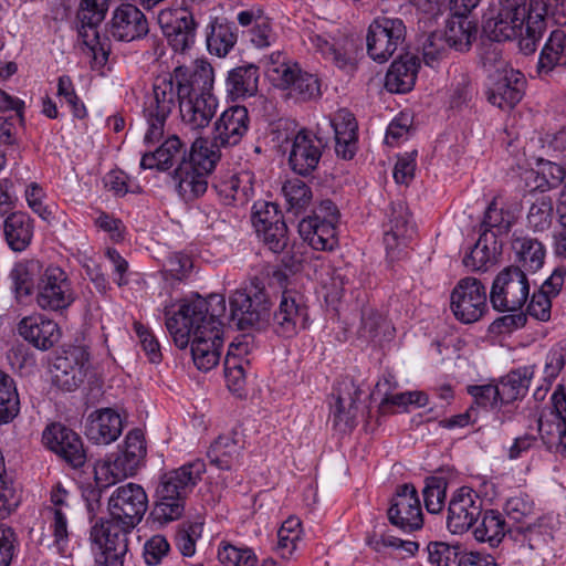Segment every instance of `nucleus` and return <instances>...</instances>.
<instances>
[{"label": "nucleus", "mask_w": 566, "mask_h": 566, "mask_svg": "<svg viewBox=\"0 0 566 566\" xmlns=\"http://www.w3.org/2000/svg\"><path fill=\"white\" fill-rule=\"evenodd\" d=\"M227 311L221 294L208 297L196 295L182 302L178 310L166 315V327L175 345L186 349L189 344L195 366L209 371L219 364L223 347V323Z\"/></svg>", "instance_id": "1"}, {"label": "nucleus", "mask_w": 566, "mask_h": 566, "mask_svg": "<svg viewBox=\"0 0 566 566\" xmlns=\"http://www.w3.org/2000/svg\"><path fill=\"white\" fill-rule=\"evenodd\" d=\"M177 96L182 123L191 130L207 127L218 108L212 93L214 71L205 60L175 67Z\"/></svg>", "instance_id": "2"}, {"label": "nucleus", "mask_w": 566, "mask_h": 566, "mask_svg": "<svg viewBox=\"0 0 566 566\" xmlns=\"http://www.w3.org/2000/svg\"><path fill=\"white\" fill-rule=\"evenodd\" d=\"M205 472V461L196 459L164 473L156 489L155 518L164 522L178 520L185 511L187 496L201 481Z\"/></svg>", "instance_id": "3"}, {"label": "nucleus", "mask_w": 566, "mask_h": 566, "mask_svg": "<svg viewBox=\"0 0 566 566\" xmlns=\"http://www.w3.org/2000/svg\"><path fill=\"white\" fill-rule=\"evenodd\" d=\"M178 103L175 70L156 77L151 93L147 94L143 104V116L148 128L144 142L147 145L158 143L164 136L166 122Z\"/></svg>", "instance_id": "4"}, {"label": "nucleus", "mask_w": 566, "mask_h": 566, "mask_svg": "<svg viewBox=\"0 0 566 566\" xmlns=\"http://www.w3.org/2000/svg\"><path fill=\"white\" fill-rule=\"evenodd\" d=\"M230 319L240 331H263L271 323V301L263 286L235 290L229 297Z\"/></svg>", "instance_id": "5"}, {"label": "nucleus", "mask_w": 566, "mask_h": 566, "mask_svg": "<svg viewBox=\"0 0 566 566\" xmlns=\"http://www.w3.org/2000/svg\"><path fill=\"white\" fill-rule=\"evenodd\" d=\"M111 0H80L75 15L78 36L87 48L96 67H103L111 53L109 39L101 36L97 28L105 19Z\"/></svg>", "instance_id": "6"}, {"label": "nucleus", "mask_w": 566, "mask_h": 566, "mask_svg": "<svg viewBox=\"0 0 566 566\" xmlns=\"http://www.w3.org/2000/svg\"><path fill=\"white\" fill-rule=\"evenodd\" d=\"M527 14L526 0H496L484 14L483 34L494 42L514 40L522 35Z\"/></svg>", "instance_id": "7"}, {"label": "nucleus", "mask_w": 566, "mask_h": 566, "mask_svg": "<svg viewBox=\"0 0 566 566\" xmlns=\"http://www.w3.org/2000/svg\"><path fill=\"white\" fill-rule=\"evenodd\" d=\"M132 531L109 518L95 523L91 530V539L96 565L124 566Z\"/></svg>", "instance_id": "8"}, {"label": "nucleus", "mask_w": 566, "mask_h": 566, "mask_svg": "<svg viewBox=\"0 0 566 566\" xmlns=\"http://www.w3.org/2000/svg\"><path fill=\"white\" fill-rule=\"evenodd\" d=\"M530 295V282L520 266L509 265L494 279L490 301L500 312L521 311Z\"/></svg>", "instance_id": "9"}, {"label": "nucleus", "mask_w": 566, "mask_h": 566, "mask_svg": "<svg viewBox=\"0 0 566 566\" xmlns=\"http://www.w3.org/2000/svg\"><path fill=\"white\" fill-rule=\"evenodd\" d=\"M406 25L399 18L377 17L368 27L367 53L378 63L387 62L403 45Z\"/></svg>", "instance_id": "10"}, {"label": "nucleus", "mask_w": 566, "mask_h": 566, "mask_svg": "<svg viewBox=\"0 0 566 566\" xmlns=\"http://www.w3.org/2000/svg\"><path fill=\"white\" fill-rule=\"evenodd\" d=\"M272 327L275 334L292 338L310 326V313L306 297L294 289L281 293L277 308L271 312Z\"/></svg>", "instance_id": "11"}, {"label": "nucleus", "mask_w": 566, "mask_h": 566, "mask_svg": "<svg viewBox=\"0 0 566 566\" xmlns=\"http://www.w3.org/2000/svg\"><path fill=\"white\" fill-rule=\"evenodd\" d=\"M109 520L134 530L148 509V496L137 483L118 486L108 499Z\"/></svg>", "instance_id": "12"}, {"label": "nucleus", "mask_w": 566, "mask_h": 566, "mask_svg": "<svg viewBox=\"0 0 566 566\" xmlns=\"http://www.w3.org/2000/svg\"><path fill=\"white\" fill-rule=\"evenodd\" d=\"M147 453L144 433L140 429L130 430L117 452L111 453L102 464L101 474H109L118 480L133 476L144 463Z\"/></svg>", "instance_id": "13"}, {"label": "nucleus", "mask_w": 566, "mask_h": 566, "mask_svg": "<svg viewBox=\"0 0 566 566\" xmlns=\"http://www.w3.org/2000/svg\"><path fill=\"white\" fill-rule=\"evenodd\" d=\"M75 301L67 273L57 265L46 266L36 285V303L45 311L61 312Z\"/></svg>", "instance_id": "14"}, {"label": "nucleus", "mask_w": 566, "mask_h": 566, "mask_svg": "<svg viewBox=\"0 0 566 566\" xmlns=\"http://www.w3.org/2000/svg\"><path fill=\"white\" fill-rule=\"evenodd\" d=\"M450 307L455 318L464 324L479 321L488 312L486 291L475 277H463L453 287Z\"/></svg>", "instance_id": "15"}, {"label": "nucleus", "mask_w": 566, "mask_h": 566, "mask_svg": "<svg viewBox=\"0 0 566 566\" xmlns=\"http://www.w3.org/2000/svg\"><path fill=\"white\" fill-rule=\"evenodd\" d=\"M43 444L73 469H81L87 460L84 442L78 433L61 422L45 427Z\"/></svg>", "instance_id": "16"}, {"label": "nucleus", "mask_w": 566, "mask_h": 566, "mask_svg": "<svg viewBox=\"0 0 566 566\" xmlns=\"http://www.w3.org/2000/svg\"><path fill=\"white\" fill-rule=\"evenodd\" d=\"M387 516L391 525L403 532L418 531L423 525V515L418 491L412 483L398 485L390 500Z\"/></svg>", "instance_id": "17"}, {"label": "nucleus", "mask_w": 566, "mask_h": 566, "mask_svg": "<svg viewBox=\"0 0 566 566\" xmlns=\"http://www.w3.org/2000/svg\"><path fill=\"white\" fill-rule=\"evenodd\" d=\"M363 391L355 381L345 377L333 388L331 417L333 427L342 433L350 432L357 426L359 415L358 400Z\"/></svg>", "instance_id": "18"}, {"label": "nucleus", "mask_w": 566, "mask_h": 566, "mask_svg": "<svg viewBox=\"0 0 566 566\" xmlns=\"http://www.w3.org/2000/svg\"><path fill=\"white\" fill-rule=\"evenodd\" d=\"M158 23L175 52L184 53L195 44L197 23L187 8L160 10Z\"/></svg>", "instance_id": "19"}, {"label": "nucleus", "mask_w": 566, "mask_h": 566, "mask_svg": "<svg viewBox=\"0 0 566 566\" xmlns=\"http://www.w3.org/2000/svg\"><path fill=\"white\" fill-rule=\"evenodd\" d=\"M326 143L314 132L302 128L291 140L289 166L298 176L308 177L318 168Z\"/></svg>", "instance_id": "20"}, {"label": "nucleus", "mask_w": 566, "mask_h": 566, "mask_svg": "<svg viewBox=\"0 0 566 566\" xmlns=\"http://www.w3.org/2000/svg\"><path fill=\"white\" fill-rule=\"evenodd\" d=\"M273 81L286 96L295 102H310L321 97V81L315 74L305 72L297 64H282L273 70Z\"/></svg>", "instance_id": "21"}, {"label": "nucleus", "mask_w": 566, "mask_h": 566, "mask_svg": "<svg viewBox=\"0 0 566 566\" xmlns=\"http://www.w3.org/2000/svg\"><path fill=\"white\" fill-rule=\"evenodd\" d=\"M483 500L469 486L458 489L448 506L447 527L453 534L469 531L482 514Z\"/></svg>", "instance_id": "22"}, {"label": "nucleus", "mask_w": 566, "mask_h": 566, "mask_svg": "<svg viewBox=\"0 0 566 566\" xmlns=\"http://www.w3.org/2000/svg\"><path fill=\"white\" fill-rule=\"evenodd\" d=\"M109 32L117 41L140 40L149 32L148 21L136 4L122 3L113 11Z\"/></svg>", "instance_id": "23"}, {"label": "nucleus", "mask_w": 566, "mask_h": 566, "mask_svg": "<svg viewBox=\"0 0 566 566\" xmlns=\"http://www.w3.org/2000/svg\"><path fill=\"white\" fill-rule=\"evenodd\" d=\"M526 78L517 70H506L499 74L486 91L488 101L503 109H512L523 98L525 94Z\"/></svg>", "instance_id": "24"}, {"label": "nucleus", "mask_w": 566, "mask_h": 566, "mask_svg": "<svg viewBox=\"0 0 566 566\" xmlns=\"http://www.w3.org/2000/svg\"><path fill=\"white\" fill-rule=\"evenodd\" d=\"M54 381L66 391H73L85 380L90 368V353L84 347H74L55 363Z\"/></svg>", "instance_id": "25"}, {"label": "nucleus", "mask_w": 566, "mask_h": 566, "mask_svg": "<svg viewBox=\"0 0 566 566\" xmlns=\"http://www.w3.org/2000/svg\"><path fill=\"white\" fill-rule=\"evenodd\" d=\"M247 107L235 105L227 108L214 123L213 145L229 148L238 145L249 129Z\"/></svg>", "instance_id": "26"}, {"label": "nucleus", "mask_w": 566, "mask_h": 566, "mask_svg": "<svg viewBox=\"0 0 566 566\" xmlns=\"http://www.w3.org/2000/svg\"><path fill=\"white\" fill-rule=\"evenodd\" d=\"M311 41L316 51L339 70L347 73L356 70L357 44L353 39L348 36L326 38L315 34Z\"/></svg>", "instance_id": "27"}, {"label": "nucleus", "mask_w": 566, "mask_h": 566, "mask_svg": "<svg viewBox=\"0 0 566 566\" xmlns=\"http://www.w3.org/2000/svg\"><path fill=\"white\" fill-rule=\"evenodd\" d=\"M123 428V419L116 410L102 408L87 417L85 434L95 444H109L119 438Z\"/></svg>", "instance_id": "28"}, {"label": "nucleus", "mask_w": 566, "mask_h": 566, "mask_svg": "<svg viewBox=\"0 0 566 566\" xmlns=\"http://www.w3.org/2000/svg\"><path fill=\"white\" fill-rule=\"evenodd\" d=\"M18 331L24 340L40 350L52 348L61 337L59 325L41 314L22 318Z\"/></svg>", "instance_id": "29"}, {"label": "nucleus", "mask_w": 566, "mask_h": 566, "mask_svg": "<svg viewBox=\"0 0 566 566\" xmlns=\"http://www.w3.org/2000/svg\"><path fill=\"white\" fill-rule=\"evenodd\" d=\"M389 229L385 231L384 243L390 259L396 258L395 249L407 245L415 233V224L411 221L408 207L399 201L392 202L388 212Z\"/></svg>", "instance_id": "30"}, {"label": "nucleus", "mask_w": 566, "mask_h": 566, "mask_svg": "<svg viewBox=\"0 0 566 566\" xmlns=\"http://www.w3.org/2000/svg\"><path fill=\"white\" fill-rule=\"evenodd\" d=\"M420 59L413 53H405L396 59L385 77V87L391 93H407L416 84Z\"/></svg>", "instance_id": "31"}, {"label": "nucleus", "mask_w": 566, "mask_h": 566, "mask_svg": "<svg viewBox=\"0 0 566 566\" xmlns=\"http://www.w3.org/2000/svg\"><path fill=\"white\" fill-rule=\"evenodd\" d=\"M511 249L514 254V266L535 273L544 265L546 250L536 238L515 231L511 239Z\"/></svg>", "instance_id": "32"}, {"label": "nucleus", "mask_w": 566, "mask_h": 566, "mask_svg": "<svg viewBox=\"0 0 566 566\" xmlns=\"http://www.w3.org/2000/svg\"><path fill=\"white\" fill-rule=\"evenodd\" d=\"M244 441L235 431L220 434L210 446L207 457L219 470L230 471L240 465Z\"/></svg>", "instance_id": "33"}, {"label": "nucleus", "mask_w": 566, "mask_h": 566, "mask_svg": "<svg viewBox=\"0 0 566 566\" xmlns=\"http://www.w3.org/2000/svg\"><path fill=\"white\" fill-rule=\"evenodd\" d=\"M517 213V205L507 202L502 196H495L484 212L480 232L488 231L497 239L499 235L506 234L511 230Z\"/></svg>", "instance_id": "34"}, {"label": "nucleus", "mask_w": 566, "mask_h": 566, "mask_svg": "<svg viewBox=\"0 0 566 566\" xmlns=\"http://www.w3.org/2000/svg\"><path fill=\"white\" fill-rule=\"evenodd\" d=\"M298 232L304 241L318 251H332L338 244L337 223L318 217L304 218L298 223Z\"/></svg>", "instance_id": "35"}, {"label": "nucleus", "mask_w": 566, "mask_h": 566, "mask_svg": "<svg viewBox=\"0 0 566 566\" xmlns=\"http://www.w3.org/2000/svg\"><path fill=\"white\" fill-rule=\"evenodd\" d=\"M186 157V146L176 135L168 137L155 151L143 155L142 169L166 171L175 164L179 165Z\"/></svg>", "instance_id": "36"}, {"label": "nucleus", "mask_w": 566, "mask_h": 566, "mask_svg": "<svg viewBox=\"0 0 566 566\" xmlns=\"http://www.w3.org/2000/svg\"><path fill=\"white\" fill-rule=\"evenodd\" d=\"M260 69L255 64H243L228 72L226 90L232 101L244 99L258 93Z\"/></svg>", "instance_id": "37"}, {"label": "nucleus", "mask_w": 566, "mask_h": 566, "mask_svg": "<svg viewBox=\"0 0 566 566\" xmlns=\"http://www.w3.org/2000/svg\"><path fill=\"white\" fill-rule=\"evenodd\" d=\"M2 229L4 240L12 251L22 252L31 244L34 224L28 213L21 211L9 213L2 223Z\"/></svg>", "instance_id": "38"}, {"label": "nucleus", "mask_w": 566, "mask_h": 566, "mask_svg": "<svg viewBox=\"0 0 566 566\" xmlns=\"http://www.w3.org/2000/svg\"><path fill=\"white\" fill-rule=\"evenodd\" d=\"M206 31L207 49L219 57L226 56L237 43V27L226 19H212Z\"/></svg>", "instance_id": "39"}, {"label": "nucleus", "mask_w": 566, "mask_h": 566, "mask_svg": "<svg viewBox=\"0 0 566 566\" xmlns=\"http://www.w3.org/2000/svg\"><path fill=\"white\" fill-rule=\"evenodd\" d=\"M175 188L179 197L190 202L205 195L208 189L207 176L180 163L172 174Z\"/></svg>", "instance_id": "40"}, {"label": "nucleus", "mask_w": 566, "mask_h": 566, "mask_svg": "<svg viewBox=\"0 0 566 566\" xmlns=\"http://www.w3.org/2000/svg\"><path fill=\"white\" fill-rule=\"evenodd\" d=\"M501 248L502 244L493 233L480 232L476 243L463 258V264L471 271H486L488 265L495 262Z\"/></svg>", "instance_id": "41"}, {"label": "nucleus", "mask_w": 566, "mask_h": 566, "mask_svg": "<svg viewBox=\"0 0 566 566\" xmlns=\"http://www.w3.org/2000/svg\"><path fill=\"white\" fill-rule=\"evenodd\" d=\"M534 369V366H523L501 377L499 384H496L497 389H500L501 405L511 403L526 395L535 373Z\"/></svg>", "instance_id": "42"}, {"label": "nucleus", "mask_w": 566, "mask_h": 566, "mask_svg": "<svg viewBox=\"0 0 566 566\" xmlns=\"http://www.w3.org/2000/svg\"><path fill=\"white\" fill-rule=\"evenodd\" d=\"M452 478L453 471L449 468H441L426 478L422 495L424 507L429 513L438 514L442 511L447 490Z\"/></svg>", "instance_id": "43"}, {"label": "nucleus", "mask_w": 566, "mask_h": 566, "mask_svg": "<svg viewBox=\"0 0 566 566\" xmlns=\"http://www.w3.org/2000/svg\"><path fill=\"white\" fill-rule=\"evenodd\" d=\"M481 515V523L473 531L474 538L478 542L488 543L491 547H497L507 533H514V527L509 526L504 516L499 511L486 510Z\"/></svg>", "instance_id": "44"}, {"label": "nucleus", "mask_w": 566, "mask_h": 566, "mask_svg": "<svg viewBox=\"0 0 566 566\" xmlns=\"http://www.w3.org/2000/svg\"><path fill=\"white\" fill-rule=\"evenodd\" d=\"M42 272V265L38 260L15 263L9 274L15 297L22 298L33 294Z\"/></svg>", "instance_id": "45"}, {"label": "nucleus", "mask_w": 566, "mask_h": 566, "mask_svg": "<svg viewBox=\"0 0 566 566\" xmlns=\"http://www.w3.org/2000/svg\"><path fill=\"white\" fill-rule=\"evenodd\" d=\"M556 67H566V34L559 29L551 32L537 63L539 74H549Z\"/></svg>", "instance_id": "46"}, {"label": "nucleus", "mask_w": 566, "mask_h": 566, "mask_svg": "<svg viewBox=\"0 0 566 566\" xmlns=\"http://www.w3.org/2000/svg\"><path fill=\"white\" fill-rule=\"evenodd\" d=\"M475 34L476 23L470 17L449 15L443 36L450 48L460 52L469 51Z\"/></svg>", "instance_id": "47"}, {"label": "nucleus", "mask_w": 566, "mask_h": 566, "mask_svg": "<svg viewBox=\"0 0 566 566\" xmlns=\"http://www.w3.org/2000/svg\"><path fill=\"white\" fill-rule=\"evenodd\" d=\"M220 149L221 147L213 145V139L211 143L197 140L192 144L189 153L186 151V157L181 163L208 177L221 158Z\"/></svg>", "instance_id": "48"}, {"label": "nucleus", "mask_w": 566, "mask_h": 566, "mask_svg": "<svg viewBox=\"0 0 566 566\" xmlns=\"http://www.w3.org/2000/svg\"><path fill=\"white\" fill-rule=\"evenodd\" d=\"M543 3L539 0H534L528 7L527 21L524 24L525 34L518 35L520 50L528 55L535 52L537 43L542 39L546 30V19L542 18L539 11H543Z\"/></svg>", "instance_id": "49"}, {"label": "nucleus", "mask_w": 566, "mask_h": 566, "mask_svg": "<svg viewBox=\"0 0 566 566\" xmlns=\"http://www.w3.org/2000/svg\"><path fill=\"white\" fill-rule=\"evenodd\" d=\"M287 213L295 217L304 213L310 207L313 193L310 186L297 178L286 180L282 186Z\"/></svg>", "instance_id": "50"}, {"label": "nucleus", "mask_w": 566, "mask_h": 566, "mask_svg": "<svg viewBox=\"0 0 566 566\" xmlns=\"http://www.w3.org/2000/svg\"><path fill=\"white\" fill-rule=\"evenodd\" d=\"M514 532L515 539H518V535L522 536L521 541L532 551L541 549L553 539V527L546 517H538L534 523L516 525Z\"/></svg>", "instance_id": "51"}, {"label": "nucleus", "mask_w": 566, "mask_h": 566, "mask_svg": "<svg viewBox=\"0 0 566 566\" xmlns=\"http://www.w3.org/2000/svg\"><path fill=\"white\" fill-rule=\"evenodd\" d=\"M301 525L300 518L291 516L279 528L275 549L282 558H290L296 549L302 534Z\"/></svg>", "instance_id": "52"}, {"label": "nucleus", "mask_w": 566, "mask_h": 566, "mask_svg": "<svg viewBox=\"0 0 566 566\" xmlns=\"http://www.w3.org/2000/svg\"><path fill=\"white\" fill-rule=\"evenodd\" d=\"M203 523L185 521L178 525L174 538L175 546L184 557L196 553L197 541L201 537Z\"/></svg>", "instance_id": "53"}, {"label": "nucleus", "mask_w": 566, "mask_h": 566, "mask_svg": "<svg viewBox=\"0 0 566 566\" xmlns=\"http://www.w3.org/2000/svg\"><path fill=\"white\" fill-rule=\"evenodd\" d=\"M218 558L227 566H255L258 563V557L252 548L228 542L220 543Z\"/></svg>", "instance_id": "54"}, {"label": "nucleus", "mask_w": 566, "mask_h": 566, "mask_svg": "<svg viewBox=\"0 0 566 566\" xmlns=\"http://www.w3.org/2000/svg\"><path fill=\"white\" fill-rule=\"evenodd\" d=\"M119 480L109 474H101L99 464L95 468L94 483H90L83 488L82 496L86 502L90 513H95L101 507V499L103 492Z\"/></svg>", "instance_id": "55"}, {"label": "nucleus", "mask_w": 566, "mask_h": 566, "mask_svg": "<svg viewBox=\"0 0 566 566\" xmlns=\"http://www.w3.org/2000/svg\"><path fill=\"white\" fill-rule=\"evenodd\" d=\"M427 551L429 562L436 566H461L465 553L459 545L451 546L442 542L430 543Z\"/></svg>", "instance_id": "56"}, {"label": "nucleus", "mask_w": 566, "mask_h": 566, "mask_svg": "<svg viewBox=\"0 0 566 566\" xmlns=\"http://www.w3.org/2000/svg\"><path fill=\"white\" fill-rule=\"evenodd\" d=\"M554 217L553 201L549 197L537 199L527 213V223L534 231H545L551 228Z\"/></svg>", "instance_id": "57"}, {"label": "nucleus", "mask_w": 566, "mask_h": 566, "mask_svg": "<svg viewBox=\"0 0 566 566\" xmlns=\"http://www.w3.org/2000/svg\"><path fill=\"white\" fill-rule=\"evenodd\" d=\"M249 178L250 171H240L237 174L227 172L214 178V180L212 181V188L214 189L223 205L232 206L233 187L238 185V182L242 184V188L247 187Z\"/></svg>", "instance_id": "58"}, {"label": "nucleus", "mask_w": 566, "mask_h": 566, "mask_svg": "<svg viewBox=\"0 0 566 566\" xmlns=\"http://www.w3.org/2000/svg\"><path fill=\"white\" fill-rule=\"evenodd\" d=\"M566 177V170L562 165L552 161H541L539 170L535 177V188L541 192L555 189L560 186Z\"/></svg>", "instance_id": "59"}, {"label": "nucleus", "mask_w": 566, "mask_h": 566, "mask_svg": "<svg viewBox=\"0 0 566 566\" xmlns=\"http://www.w3.org/2000/svg\"><path fill=\"white\" fill-rule=\"evenodd\" d=\"M282 220H284V218L277 205L264 200H259L253 203L251 222L255 233Z\"/></svg>", "instance_id": "60"}, {"label": "nucleus", "mask_w": 566, "mask_h": 566, "mask_svg": "<svg viewBox=\"0 0 566 566\" xmlns=\"http://www.w3.org/2000/svg\"><path fill=\"white\" fill-rule=\"evenodd\" d=\"M553 411L558 419V444L556 452L566 457V387L558 385L551 397Z\"/></svg>", "instance_id": "61"}, {"label": "nucleus", "mask_w": 566, "mask_h": 566, "mask_svg": "<svg viewBox=\"0 0 566 566\" xmlns=\"http://www.w3.org/2000/svg\"><path fill=\"white\" fill-rule=\"evenodd\" d=\"M504 511L510 521L522 525L534 515L535 505L527 494H520L507 499Z\"/></svg>", "instance_id": "62"}, {"label": "nucleus", "mask_w": 566, "mask_h": 566, "mask_svg": "<svg viewBox=\"0 0 566 566\" xmlns=\"http://www.w3.org/2000/svg\"><path fill=\"white\" fill-rule=\"evenodd\" d=\"M258 238L274 253H281L289 244V231L284 220L274 222L272 227H268L256 232Z\"/></svg>", "instance_id": "63"}, {"label": "nucleus", "mask_w": 566, "mask_h": 566, "mask_svg": "<svg viewBox=\"0 0 566 566\" xmlns=\"http://www.w3.org/2000/svg\"><path fill=\"white\" fill-rule=\"evenodd\" d=\"M566 365V339L554 344L546 354L544 365V379L552 384Z\"/></svg>", "instance_id": "64"}]
</instances>
